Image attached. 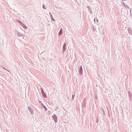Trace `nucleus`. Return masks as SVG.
<instances>
[{"mask_svg": "<svg viewBox=\"0 0 132 132\" xmlns=\"http://www.w3.org/2000/svg\"><path fill=\"white\" fill-rule=\"evenodd\" d=\"M43 8L44 9H45V6L44 5H43Z\"/></svg>", "mask_w": 132, "mask_h": 132, "instance_id": "nucleus-5", "label": "nucleus"}, {"mask_svg": "<svg viewBox=\"0 0 132 132\" xmlns=\"http://www.w3.org/2000/svg\"><path fill=\"white\" fill-rule=\"evenodd\" d=\"M43 96L44 98H46V96L44 94L43 95Z\"/></svg>", "mask_w": 132, "mask_h": 132, "instance_id": "nucleus-4", "label": "nucleus"}, {"mask_svg": "<svg viewBox=\"0 0 132 132\" xmlns=\"http://www.w3.org/2000/svg\"><path fill=\"white\" fill-rule=\"evenodd\" d=\"M82 67L81 66H80L79 67L80 71H82Z\"/></svg>", "mask_w": 132, "mask_h": 132, "instance_id": "nucleus-2", "label": "nucleus"}, {"mask_svg": "<svg viewBox=\"0 0 132 132\" xmlns=\"http://www.w3.org/2000/svg\"><path fill=\"white\" fill-rule=\"evenodd\" d=\"M62 29L61 28L59 32V35H61L62 34Z\"/></svg>", "mask_w": 132, "mask_h": 132, "instance_id": "nucleus-1", "label": "nucleus"}, {"mask_svg": "<svg viewBox=\"0 0 132 132\" xmlns=\"http://www.w3.org/2000/svg\"><path fill=\"white\" fill-rule=\"evenodd\" d=\"M47 110V109L46 108V111Z\"/></svg>", "mask_w": 132, "mask_h": 132, "instance_id": "nucleus-6", "label": "nucleus"}, {"mask_svg": "<svg viewBox=\"0 0 132 132\" xmlns=\"http://www.w3.org/2000/svg\"><path fill=\"white\" fill-rule=\"evenodd\" d=\"M54 121H55V122H57V119L56 118V117H55V119H54Z\"/></svg>", "mask_w": 132, "mask_h": 132, "instance_id": "nucleus-3", "label": "nucleus"}]
</instances>
